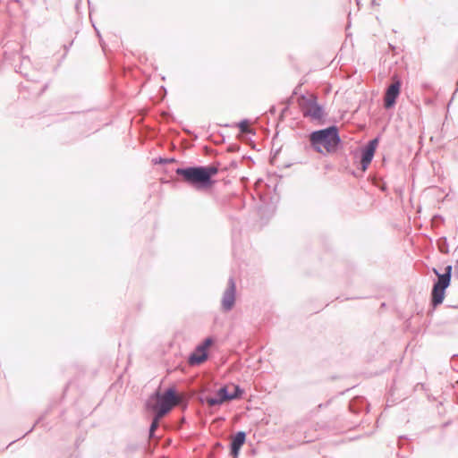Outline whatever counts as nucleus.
I'll use <instances>...</instances> for the list:
<instances>
[{
    "instance_id": "nucleus-1",
    "label": "nucleus",
    "mask_w": 458,
    "mask_h": 458,
    "mask_svg": "<svg viewBox=\"0 0 458 458\" xmlns=\"http://www.w3.org/2000/svg\"><path fill=\"white\" fill-rule=\"evenodd\" d=\"M218 169L215 165L178 167L175 170L177 175L182 176V181L196 190H205L212 186V176L216 175Z\"/></svg>"
},
{
    "instance_id": "nucleus-2",
    "label": "nucleus",
    "mask_w": 458,
    "mask_h": 458,
    "mask_svg": "<svg viewBox=\"0 0 458 458\" xmlns=\"http://www.w3.org/2000/svg\"><path fill=\"white\" fill-rule=\"evenodd\" d=\"M310 141L315 151L323 154L326 152H333L337 148L341 140L335 126L315 131L310 135Z\"/></svg>"
},
{
    "instance_id": "nucleus-3",
    "label": "nucleus",
    "mask_w": 458,
    "mask_h": 458,
    "mask_svg": "<svg viewBox=\"0 0 458 458\" xmlns=\"http://www.w3.org/2000/svg\"><path fill=\"white\" fill-rule=\"evenodd\" d=\"M181 396L176 394L174 387H169L163 394L156 392L151 395L148 406L155 412L159 414V417H164L167 414L173 407L179 404Z\"/></svg>"
},
{
    "instance_id": "nucleus-4",
    "label": "nucleus",
    "mask_w": 458,
    "mask_h": 458,
    "mask_svg": "<svg viewBox=\"0 0 458 458\" xmlns=\"http://www.w3.org/2000/svg\"><path fill=\"white\" fill-rule=\"evenodd\" d=\"M433 272L437 275V281L431 291V304L436 308L443 302L445 290L450 285L452 266H447L444 274H440L436 268H433Z\"/></svg>"
},
{
    "instance_id": "nucleus-5",
    "label": "nucleus",
    "mask_w": 458,
    "mask_h": 458,
    "mask_svg": "<svg viewBox=\"0 0 458 458\" xmlns=\"http://www.w3.org/2000/svg\"><path fill=\"white\" fill-rule=\"evenodd\" d=\"M299 104L305 117L320 120L324 116L323 107L317 103V98L314 95L302 96Z\"/></svg>"
},
{
    "instance_id": "nucleus-6",
    "label": "nucleus",
    "mask_w": 458,
    "mask_h": 458,
    "mask_svg": "<svg viewBox=\"0 0 458 458\" xmlns=\"http://www.w3.org/2000/svg\"><path fill=\"white\" fill-rule=\"evenodd\" d=\"M379 139L375 138L368 142V144L361 149V170L364 172L368 169L369 164L371 163L377 147L378 145Z\"/></svg>"
},
{
    "instance_id": "nucleus-7",
    "label": "nucleus",
    "mask_w": 458,
    "mask_h": 458,
    "mask_svg": "<svg viewBox=\"0 0 458 458\" xmlns=\"http://www.w3.org/2000/svg\"><path fill=\"white\" fill-rule=\"evenodd\" d=\"M236 286L233 277L228 280V286L225 289L222 298V310L224 311H230L235 302Z\"/></svg>"
},
{
    "instance_id": "nucleus-8",
    "label": "nucleus",
    "mask_w": 458,
    "mask_h": 458,
    "mask_svg": "<svg viewBox=\"0 0 458 458\" xmlns=\"http://www.w3.org/2000/svg\"><path fill=\"white\" fill-rule=\"evenodd\" d=\"M400 81H396L386 89L384 98V106L386 108L388 109L394 106L396 98L400 94Z\"/></svg>"
},
{
    "instance_id": "nucleus-9",
    "label": "nucleus",
    "mask_w": 458,
    "mask_h": 458,
    "mask_svg": "<svg viewBox=\"0 0 458 458\" xmlns=\"http://www.w3.org/2000/svg\"><path fill=\"white\" fill-rule=\"evenodd\" d=\"M225 395H229L226 386L221 387L215 396H205L202 402H205L210 407L218 406L226 401H230V398H225Z\"/></svg>"
},
{
    "instance_id": "nucleus-10",
    "label": "nucleus",
    "mask_w": 458,
    "mask_h": 458,
    "mask_svg": "<svg viewBox=\"0 0 458 458\" xmlns=\"http://www.w3.org/2000/svg\"><path fill=\"white\" fill-rule=\"evenodd\" d=\"M208 359V352L199 351V348L197 346L193 352L188 358V363L191 366H197L203 363Z\"/></svg>"
},
{
    "instance_id": "nucleus-11",
    "label": "nucleus",
    "mask_w": 458,
    "mask_h": 458,
    "mask_svg": "<svg viewBox=\"0 0 458 458\" xmlns=\"http://www.w3.org/2000/svg\"><path fill=\"white\" fill-rule=\"evenodd\" d=\"M246 440V435L243 431L235 434L231 442V447L241 448Z\"/></svg>"
},
{
    "instance_id": "nucleus-12",
    "label": "nucleus",
    "mask_w": 458,
    "mask_h": 458,
    "mask_svg": "<svg viewBox=\"0 0 458 458\" xmlns=\"http://www.w3.org/2000/svg\"><path fill=\"white\" fill-rule=\"evenodd\" d=\"M162 418L163 417H159V414L156 412V414H155V416L153 418V420L151 422L150 428H149V438H154L155 437V431L158 428L159 420Z\"/></svg>"
},
{
    "instance_id": "nucleus-13",
    "label": "nucleus",
    "mask_w": 458,
    "mask_h": 458,
    "mask_svg": "<svg viewBox=\"0 0 458 458\" xmlns=\"http://www.w3.org/2000/svg\"><path fill=\"white\" fill-rule=\"evenodd\" d=\"M243 390L239 386H234V391L229 395H225V398H230L231 400L238 399L242 396Z\"/></svg>"
},
{
    "instance_id": "nucleus-14",
    "label": "nucleus",
    "mask_w": 458,
    "mask_h": 458,
    "mask_svg": "<svg viewBox=\"0 0 458 458\" xmlns=\"http://www.w3.org/2000/svg\"><path fill=\"white\" fill-rule=\"evenodd\" d=\"M212 344H213V339L211 337H208L203 341V343L199 344L198 347L199 348V351L208 352V349L212 345Z\"/></svg>"
},
{
    "instance_id": "nucleus-15",
    "label": "nucleus",
    "mask_w": 458,
    "mask_h": 458,
    "mask_svg": "<svg viewBox=\"0 0 458 458\" xmlns=\"http://www.w3.org/2000/svg\"><path fill=\"white\" fill-rule=\"evenodd\" d=\"M239 128L242 132H244V133L250 132L249 122L247 120H242L239 123Z\"/></svg>"
},
{
    "instance_id": "nucleus-16",
    "label": "nucleus",
    "mask_w": 458,
    "mask_h": 458,
    "mask_svg": "<svg viewBox=\"0 0 458 458\" xmlns=\"http://www.w3.org/2000/svg\"><path fill=\"white\" fill-rule=\"evenodd\" d=\"M240 450H241V448H238V447H231V453L234 458H237Z\"/></svg>"
},
{
    "instance_id": "nucleus-17",
    "label": "nucleus",
    "mask_w": 458,
    "mask_h": 458,
    "mask_svg": "<svg viewBox=\"0 0 458 458\" xmlns=\"http://www.w3.org/2000/svg\"><path fill=\"white\" fill-rule=\"evenodd\" d=\"M174 161V159H165V158H158V159H156V163H158V164H166V163H169V162H172Z\"/></svg>"
},
{
    "instance_id": "nucleus-18",
    "label": "nucleus",
    "mask_w": 458,
    "mask_h": 458,
    "mask_svg": "<svg viewBox=\"0 0 458 458\" xmlns=\"http://www.w3.org/2000/svg\"><path fill=\"white\" fill-rule=\"evenodd\" d=\"M455 276L457 277L458 279V260H457V265L455 267Z\"/></svg>"
}]
</instances>
